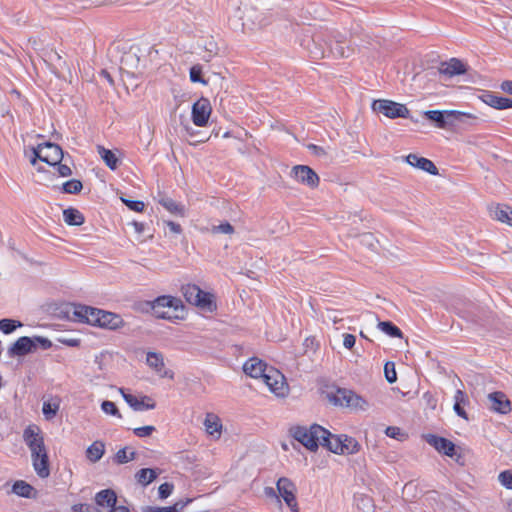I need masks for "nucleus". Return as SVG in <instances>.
Listing matches in <instances>:
<instances>
[{"label": "nucleus", "mask_w": 512, "mask_h": 512, "mask_svg": "<svg viewBox=\"0 0 512 512\" xmlns=\"http://www.w3.org/2000/svg\"><path fill=\"white\" fill-rule=\"evenodd\" d=\"M23 438L31 451L35 472L41 478L48 477L50 474L48 454L39 428L36 426H28L24 430Z\"/></svg>", "instance_id": "nucleus-1"}, {"label": "nucleus", "mask_w": 512, "mask_h": 512, "mask_svg": "<svg viewBox=\"0 0 512 512\" xmlns=\"http://www.w3.org/2000/svg\"><path fill=\"white\" fill-rule=\"evenodd\" d=\"M345 44V37L340 33L329 35L319 33L313 36L312 47L308 46V50L313 58H323L329 54L348 57L350 49Z\"/></svg>", "instance_id": "nucleus-2"}, {"label": "nucleus", "mask_w": 512, "mask_h": 512, "mask_svg": "<svg viewBox=\"0 0 512 512\" xmlns=\"http://www.w3.org/2000/svg\"><path fill=\"white\" fill-rule=\"evenodd\" d=\"M292 436L295 440L301 443L308 450L314 452L321 445L322 439H325L326 429L318 424H313L310 427L297 426L291 430Z\"/></svg>", "instance_id": "nucleus-3"}, {"label": "nucleus", "mask_w": 512, "mask_h": 512, "mask_svg": "<svg viewBox=\"0 0 512 512\" xmlns=\"http://www.w3.org/2000/svg\"><path fill=\"white\" fill-rule=\"evenodd\" d=\"M153 315L157 318L174 320L179 319V311H183V305L179 298L173 296H159L149 303Z\"/></svg>", "instance_id": "nucleus-4"}, {"label": "nucleus", "mask_w": 512, "mask_h": 512, "mask_svg": "<svg viewBox=\"0 0 512 512\" xmlns=\"http://www.w3.org/2000/svg\"><path fill=\"white\" fill-rule=\"evenodd\" d=\"M423 115L440 129H446L457 123H467L468 119H475L472 114L457 110H427Z\"/></svg>", "instance_id": "nucleus-5"}, {"label": "nucleus", "mask_w": 512, "mask_h": 512, "mask_svg": "<svg viewBox=\"0 0 512 512\" xmlns=\"http://www.w3.org/2000/svg\"><path fill=\"white\" fill-rule=\"evenodd\" d=\"M182 293L186 301L206 312H214L217 309L215 297L212 293L205 292L195 284H187L182 287Z\"/></svg>", "instance_id": "nucleus-6"}, {"label": "nucleus", "mask_w": 512, "mask_h": 512, "mask_svg": "<svg viewBox=\"0 0 512 512\" xmlns=\"http://www.w3.org/2000/svg\"><path fill=\"white\" fill-rule=\"evenodd\" d=\"M34 157L31 159L33 165L37 159L51 166H56L63 158L62 148L54 143L45 142L32 149Z\"/></svg>", "instance_id": "nucleus-7"}, {"label": "nucleus", "mask_w": 512, "mask_h": 512, "mask_svg": "<svg viewBox=\"0 0 512 512\" xmlns=\"http://www.w3.org/2000/svg\"><path fill=\"white\" fill-rule=\"evenodd\" d=\"M40 344L42 348L48 349L52 343L47 338L34 337L30 338L27 336L20 337L12 346L8 349V354L11 357L24 356L36 349L37 345Z\"/></svg>", "instance_id": "nucleus-8"}, {"label": "nucleus", "mask_w": 512, "mask_h": 512, "mask_svg": "<svg viewBox=\"0 0 512 512\" xmlns=\"http://www.w3.org/2000/svg\"><path fill=\"white\" fill-rule=\"evenodd\" d=\"M329 399L332 403L342 407H350L360 410H365L367 402L357 395L355 392L348 389H337L331 393Z\"/></svg>", "instance_id": "nucleus-9"}, {"label": "nucleus", "mask_w": 512, "mask_h": 512, "mask_svg": "<svg viewBox=\"0 0 512 512\" xmlns=\"http://www.w3.org/2000/svg\"><path fill=\"white\" fill-rule=\"evenodd\" d=\"M372 109L391 119L409 118L410 115L409 109L404 104L386 99L375 100Z\"/></svg>", "instance_id": "nucleus-10"}, {"label": "nucleus", "mask_w": 512, "mask_h": 512, "mask_svg": "<svg viewBox=\"0 0 512 512\" xmlns=\"http://www.w3.org/2000/svg\"><path fill=\"white\" fill-rule=\"evenodd\" d=\"M68 313H71V319L76 322L88 323L90 325H97L99 323V316L101 309L93 308L85 305H72Z\"/></svg>", "instance_id": "nucleus-11"}, {"label": "nucleus", "mask_w": 512, "mask_h": 512, "mask_svg": "<svg viewBox=\"0 0 512 512\" xmlns=\"http://www.w3.org/2000/svg\"><path fill=\"white\" fill-rule=\"evenodd\" d=\"M262 381L277 396H284L287 393V385L283 374L272 367L267 368Z\"/></svg>", "instance_id": "nucleus-12"}, {"label": "nucleus", "mask_w": 512, "mask_h": 512, "mask_svg": "<svg viewBox=\"0 0 512 512\" xmlns=\"http://www.w3.org/2000/svg\"><path fill=\"white\" fill-rule=\"evenodd\" d=\"M276 486L280 496L283 498L286 505L292 511L296 512L298 504L295 496V484L290 479L286 477H281L278 479Z\"/></svg>", "instance_id": "nucleus-13"}, {"label": "nucleus", "mask_w": 512, "mask_h": 512, "mask_svg": "<svg viewBox=\"0 0 512 512\" xmlns=\"http://www.w3.org/2000/svg\"><path fill=\"white\" fill-rule=\"evenodd\" d=\"M211 104L207 98H200L192 106V121L198 127H204L207 125L209 117L211 115Z\"/></svg>", "instance_id": "nucleus-14"}, {"label": "nucleus", "mask_w": 512, "mask_h": 512, "mask_svg": "<svg viewBox=\"0 0 512 512\" xmlns=\"http://www.w3.org/2000/svg\"><path fill=\"white\" fill-rule=\"evenodd\" d=\"M488 400L490 402V410L495 413L506 415L512 410L511 401L501 391L488 394Z\"/></svg>", "instance_id": "nucleus-15"}, {"label": "nucleus", "mask_w": 512, "mask_h": 512, "mask_svg": "<svg viewBox=\"0 0 512 512\" xmlns=\"http://www.w3.org/2000/svg\"><path fill=\"white\" fill-rule=\"evenodd\" d=\"M146 364L153 369L160 377L173 379L174 373L165 368L164 357L159 352H148Z\"/></svg>", "instance_id": "nucleus-16"}, {"label": "nucleus", "mask_w": 512, "mask_h": 512, "mask_svg": "<svg viewBox=\"0 0 512 512\" xmlns=\"http://www.w3.org/2000/svg\"><path fill=\"white\" fill-rule=\"evenodd\" d=\"M292 173L296 181L305 184L309 187L314 188L319 183L318 175L308 166H295L292 170Z\"/></svg>", "instance_id": "nucleus-17"}, {"label": "nucleus", "mask_w": 512, "mask_h": 512, "mask_svg": "<svg viewBox=\"0 0 512 512\" xmlns=\"http://www.w3.org/2000/svg\"><path fill=\"white\" fill-rule=\"evenodd\" d=\"M119 391L125 402L135 411L151 410L156 406L155 402L147 396L138 399L136 396L126 393L123 388H120Z\"/></svg>", "instance_id": "nucleus-18"}, {"label": "nucleus", "mask_w": 512, "mask_h": 512, "mask_svg": "<svg viewBox=\"0 0 512 512\" xmlns=\"http://www.w3.org/2000/svg\"><path fill=\"white\" fill-rule=\"evenodd\" d=\"M117 496L111 489H104L95 495V503L101 512L111 511L116 505Z\"/></svg>", "instance_id": "nucleus-19"}, {"label": "nucleus", "mask_w": 512, "mask_h": 512, "mask_svg": "<svg viewBox=\"0 0 512 512\" xmlns=\"http://www.w3.org/2000/svg\"><path fill=\"white\" fill-rule=\"evenodd\" d=\"M426 441L428 444L433 446L438 452L443 453L444 455L452 457L455 454V445L452 441L436 436L433 434H428L426 436Z\"/></svg>", "instance_id": "nucleus-20"}, {"label": "nucleus", "mask_w": 512, "mask_h": 512, "mask_svg": "<svg viewBox=\"0 0 512 512\" xmlns=\"http://www.w3.org/2000/svg\"><path fill=\"white\" fill-rule=\"evenodd\" d=\"M267 368L266 363L255 357L248 359L243 365L244 372L248 376L256 379H262Z\"/></svg>", "instance_id": "nucleus-21"}, {"label": "nucleus", "mask_w": 512, "mask_h": 512, "mask_svg": "<svg viewBox=\"0 0 512 512\" xmlns=\"http://www.w3.org/2000/svg\"><path fill=\"white\" fill-rule=\"evenodd\" d=\"M406 162L413 166V167H416L420 170H423L431 175H437L438 174V169L437 167L435 166V164L427 159V158H424V157H421V156H418L417 154H409L406 156Z\"/></svg>", "instance_id": "nucleus-22"}, {"label": "nucleus", "mask_w": 512, "mask_h": 512, "mask_svg": "<svg viewBox=\"0 0 512 512\" xmlns=\"http://www.w3.org/2000/svg\"><path fill=\"white\" fill-rule=\"evenodd\" d=\"M481 100L492 108L504 110L512 108V100L502 96H498L492 92L486 91L481 95Z\"/></svg>", "instance_id": "nucleus-23"}, {"label": "nucleus", "mask_w": 512, "mask_h": 512, "mask_svg": "<svg viewBox=\"0 0 512 512\" xmlns=\"http://www.w3.org/2000/svg\"><path fill=\"white\" fill-rule=\"evenodd\" d=\"M98 326L110 330H116L124 325L122 317L118 314L101 310Z\"/></svg>", "instance_id": "nucleus-24"}, {"label": "nucleus", "mask_w": 512, "mask_h": 512, "mask_svg": "<svg viewBox=\"0 0 512 512\" xmlns=\"http://www.w3.org/2000/svg\"><path fill=\"white\" fill-rule=\"evenodd\" d=\"M204 427L206 432L213 439H219L222 433L221 419L214 413H207L204 420Z\"/></svg>", "instance_id": "nucleus-25"}, {"label": "nucleus", "mask_w": 512, "mask_h": 512, "mask_svg": "<svg viewBox=\"0 0 512 512\" xmlns=\"http://www.w3.org/2000/svg\"><path fill=\"white\" fill-rule=\"evenodd\" d=\"M441 74L449 77L461 75L466 72L465 64L456 58H451L449 61L443 62L439 68Z\"/></svg>", "instance_id": "nucleus-26"}, {"label": "nucleus", "mask_w": 512, "mask_h": 512, "mask_svg": "<svg viewBox=\"0 0 512 512\" xmlns=\"http://www.w3.org/2000/svg\"><path fill=\"white\" fill-rule=\"evenodd\" d=\"M325 439H322L321 445L327 447L331 452L335 454H343V435H333L328 430L324 435Z\"/></svg>", "instance_id": "nucleus-27"}, {"label": "nucleus", "mask_w": 512, "mask_h": 512, "mask_svg": "<svg viewBox=\"0 0 512 512\" xmlns=\"http://www.w3.org/2000/svg\"><path fill=\"white\" fill-rule=\"evenodd\" d=\"M121 64L122 69L131 71L132 73H134V70H139L140 58L137 51L131 48L128 52L124 53L121 58Z\"/></svg>", "instance_id": "nucleus-28"}, {"label": "nucleus", "mask_w": 512, "mask_h": 512, "mask_svg": "<svg viewBox=\"0 0 512 512\" xmlns=\"http://www.w3.org/2000/svg\"><path fill=\"white\" fill-rule=\"evenodd\" d=\"M492 218L512 226V209L507 205H497L491 208Z\"/></svg>", "instance_id": "nucleus-29"}, {"label": "nucleus", "mask_w": 512, "mask_h": 512, "mask_svg": "<svg viewBox=\"0 0 512 512\" xmlns=\"http://www.w3.org/2000/svg\"><path fill=\"white\" fill-rule=\"evenodd\" d=\"M105 453V444L104 442L97 440L94 441L86 450L87 459L92 462H98Z\"/></svg>", "instance_id": "nucleus-30"}, {"label": "nucleus", "mask_w": 512, "mask_h": 512, "mask_svg": "<svg viewBox=\"0 0 512 512\" xmlns=\"http://www.w3.org/2000/svg\"><path fill=\"white\" fill-rule=\"evenodd\" d=\"M159 475L157 469L142 468L135 474L136 481L142 485L147 486L152 483Z\"/></svg>", "instance_id": "nucleus-31"}, {"label": "nucleus", "mask_w": 512, "mask_h": 512, "mask_svg": "<svg viewBox=\"0 0 512 512\" xmlns=\"http://www.w3.org/2000/svg\"><path fill=\"white\" fill-rule=\"evenodd\" d=\"M63 218L66 224L80 226L84 223L83 214L75 208H67L63 211Z\"/></svg>", "instance_id": "nucleus-32"}, {"label": "nucleus", "mask_w": 512, "mask_h": 512, "mask_svg": "<svg viewBox=\"0 0 512 512\" xmlns=\"http://www.w3.org/2000/svg\"><path fill=\"white\" fill-rule=\"evenodd\" d=\"M159 204L162 205L167 211L174 215H184V206L180 203H177L172 198L163 196L159 199Z\"/></svg>", "instance_id": "nucleus-33"}, {"label": "nucleus", "mask_w": 512, "mask_h": 512, "mask_svg": "<svg viewBox=\"0 0 512 512\" xmlns=\"http://www.w3.org/2000/svg\"><path fill=\"white\" fill-rule=\"evenodd\" d=\"M97 150L102 160L111 170L117 169L119 160L111 150L106 149L103 146H98Z\"/></svg>", "instance_id": "nucleus-34"}, {"label": "nucleus", "mask_w": 512, "mask_h": 512, "mask_svg": "<svg viewBox=\"0 0 512 512\" xmlns=\"http://www.w3.org/2000/svg\"><path fill=\"white\" fill-rule=\"evenodd\" d=\"M12 492L20 497L30 498L33 487L23 480H18L13 484Z\"/></svg>", "instance_id": "nucleus-35"}, {"label": "nucleus", "mask_w": 512, "mask_h": 512, "mask_svg": "<svg viewBox=\"0 0 512 512\" xmlns=\"http://www.w3.org/2000/svg\"><path fill=\"white\" fill-rule=\"evenodd\" d=\"M377 327L385 334L393 338H402V331L390 321L379 322Z\"/></svg>", "instance_id": "nucleus-36"}, {"label": "nucleus", "mask_w": 512, "mask_h": 512, "mask_svg": "<svg viewBox=\"0 0 512 512\" xmlns=\"http://www.w3.org/2000/svg\"><path fill=\"white\" fill-rule=\"evenodd\" d=\"M454 400H455V403H454L453 409H454L455 413L459 417L467 420L468 419L467 413L465 412L464 408L462 407V403L465 402L464 392L461 390H457L454 395Z\"/></svg>", "instance_id": "nucleus-37"}, {"label": "nucleus", "mask_w": 512, "mask_h": 512, "mask_svg": "<svg viewBox=\"0 0 512 512\" xmlns=\"http://www.w3.org/2000/svg\"><path fill=\"white\" fill-rule=\"evenodd\" d=\"M191 501L192 499H186L177 501L174 505L168 507H151L150 512H179Z\"/></svg>", "instance_id": "nucleus-38"}, {"label": "nucleus", "mask_w": 512, "mask_h": 512, "mask_svg": "<svg viewBox=\"0 0 512 512\" xmlns=\"http://www.w3.org/2000/svg\"><path fill=\"white\" fill-rule=\"evenodd\" d=\"M135 457H136V452L130 451L128 453V448L125 447V448H122L117 451V453L115 454V457H114V461L117 464H125V463H128V462L134 460Z\"/></svg>", "instance_id": "nucleus-39"}, {"label": "nucleus", "mask_w": 512, "mask_h": 512, "mask_svg": "<svg viewBox=\"0 0 512 512\" xmlns=\"http://www.w3.org/2000/svg\"><path fill=\"white\" fill-rule=\"evenodd\" d=\"M342 446L343 454H353L356 453L359 449L358 442L354 438L348 437L347 435H343Z\"/></svg>", "instance_id": "nucleus-40"}, {"label": "nucleus", "mask_w": 512, "mask_h": 512, "mask_svg": "<svg viewBox=\"0 0 512 512\" xmlns=\"http://www.w3.org/2000/svg\"><path fill=\"white\" fill-rule=\"evenodd\" d=\"M82 188L83 185L81 181L77 179H71L69 181H66L65 183H63L62 186L63 192L68 194H77L82 190Z\"/></svg>", "instance_id": "nucleus-41"}, {"label": "nucleus", "mask_w": 512, "mask_h": 512, "mask_svg": "<svg viewBox=\"0 0 512 512\" xmlns=\"http://www.w3.org/2000/svg\"><path fill=\"white\" fill-rule=\"evenodd\" d=\"M22 323L20 321L12 320V319H1L0 320V330L4 334L12 333L17 327H21Z\"/></svg>", "instance_id": "nucleus-42"}, {"label": "nucleus", "mask_w": 512, "mask_h": 512, "mask_svg": "<svg viewBox=\"0 0 512 512\" xmlns=\"http://www.w3.org/2000/svg\"><path fill=\"white\" fill-rule=\"evenodd\" d=\"M101 410L108 415H112L118 418H122L121 413L119 412L118 408L116 407L115 403L112 401L105 400L101 404Z\"/></svg>", "instance_id": "nucleus-43"}, {"label": "nucleus", "mask_w": 512, "mask_h": 512, "mask_svg": "<svg viewBox=\"0 0 512 512\" xmlns=\"http://www.w3.org/2000/svg\"><path fill=\"white\" fill-rule=\"evenodd\" d=\"M190 80L193 83L206 84L207 82L202 78V67L200 65H194L190 68Z\"/></svg>", "instance_id": "nucleus-44"}, {"label": "nucleus", "mask_w": 512, "mask_h": 512, "mask_svg": "<svg viewBox=\"0 0 512 512\" xmlns=\"http://www.w3.org/2000/svg\"><path fill=\"white\" fill-rule=\"evenodd\" d=\"M498 480L505 488L512 489V469L502 471L498 476Z\"/></svg>", "instance_id": "nucleus-45"}, {"label": "nucleus", "mask_w": 512, "mask_h": 512, "mask_svg": "<svg viewBox=\"0 0 512 512\" xmlns=\"http://www.w3.org/2000/svg\"><path fill=\"white\" fill-rule=\"evenodd\" d=\"M385 378L389 383H394L397 380L395 365L392 362H387L384 366Z\"/></svg>", "instance_id": "nucleus-46"}, {"label": "nucleus", "mask_w": 512, "mask_h": 512, "mask_svg": "<svg viewBox=\"0 0 512 512\" xmlns=\"http://www.w3.org/2000/svg\"><path fill=\"white\" fill-rule=\"evenodd\" d=\"M385 434L393 439H397L399 441H403L405 439V434L399 427L389 426L385 429Z\"/></svg>", "instance_id": "nucleus-47"}, {"label": "nucleus", "mask_w": 512, "mask_h": 512, "mask_svg": "<svg viewBox=\"0 0 512 512\" xmlns=\"http://www.w3.org/2000/svg\"><path fill=\"white\" fill-rule=\"evenodd\" d=\"M58 411V405L51 404L50 402H44L42 407V412L46 419H52Z\"/></svg>", "instance_id": "nucleus-48"}, {"label": "nucleus", "mask_w": 512, "mask_h": 512, "mask_svg": "<svg viewBox=\"0 0 512 512\" xmlns=\"http://www.w3.org/2000/svg\"><path fill=\"white\" fill-rule=\"evenodd\" d=\"M174 486L171 483L165 482L158 488V494L161 499H166L173 492Z\"/></svg>", "instance_id": "nucleus-49"}, {"label": "nucleus", "mask_w": 512, "mask_h": 512, "mask_svg": "<svg viewBox=\"0 0 512 512\" xmlns=\"http://www.w3.org/2000/svg\"><path fill=\"white\" fill-rule=\"evenodd\" d=\"M155 431V427L151 425L138 427L133 429V433L140 438L148 437Z\"/></svg>", "instance_id": "nucleus-50"}, {"label": "nucleus", "mask_w": 512, "mask_h": 512, "mask_svg": "<svg viewBox=\"0 0 512 512\" xmlns=\"http://www.w3.org/2000/svg\"><path fill=\"white\" fill-rule=\"evenodd\" d=\"M122 201H123V203H125V205L130 210H133L135 212L143 211L144 206H145L144 203L142 201H139V200H128V199L122 198Z\"/></svg>", "instance_id": "nucleus-51"}, {"label": "nucleus", "mask_w": 512, "mask_h": 512, "mask_svg": "<svg viewBox=\"0 0 512 512\" xmlns=\"http://www.w3.org/2000/svg\"><path fill=\"white\" fill-rule=\"evenodd\" d=\"M214 233L232 234L234 232L233 226L229 222L221 223L212 228Z\"/></svg>", "instance_id": "nucleus-52"}, {"label": "nucleus", "mask_w": 512, "mask_h": 512, "mask_svg": "<svg viewBox=\"0 0 512 512\" xmlns=\"http://www.w3.org/2000/svg\"><path fill=\"white\" fill-rule=\"evenodd\" d=\"M356 343V337L352 334H344L343 335V346L346 348V349H352L354 347Z\"/></svg>", "instance_id": "nucleus-53"}, {"label": "nucleus", "mask_w": 512, "mask_h": 512, "mask_svg": "<svg viewBox=\"0 0 512 512\" xmlns=\"http://www.w3.org/2000/svg\"><path fill=\"white\" fill-rule=\"evenodd\" d=\"M56 166L57 171L61 177H68L72 174V170L68 165L61 164V162H59L58 164H56Z\"/></svg>", "instance_id": "nucleus-54"}, {"label": "nucleus", "mask_w": 512, "mask_h": 512, "mask_svg": "<svg viewBox=\"0 0 512 512\" xmlns=\"http://www.w3.org/2000/svg\"><path fill=\"white\" fill-rule=\"evenodd\" d=\"M500 88L503 92L512 95V80L503 81Z\"/></svg>", "instance_id": "nucleus-55"}, {"label": "nucleus", "mask_w": 512, "mask_h": 512, "mask_svg": "<svg viewBox=\"0 0 512 512\" xmlns=\"http://www.w3.org/2000/svg\"><path fill=\"white\" fill-rule=\"evenodd\" d=\"M167 226L169 227L170 231L173 232V233H180L181 232V226L175 222H168L167 223Z\"/></svg>", "instance_id": "nucleus-56"}, {"label": "nucleus", "mask_w": 512, "mask_h": 512, "mask_svg": "<svg viewBox=\"0 0 512 512\" xmlns=\"http://www.w3.org/2000/svg\"><path fill=\"white\" fill-rule=\"evenodd\" d=\"M108 512H130L129 509L127 507H124V506H119V507H115L111 509V511H108Z\"/></svg>", "instance_id": "nucleus-57"}, {"label": "nucleus", "mask_w": 512, "mask_h": 512, "mask_svg": "<svg viewBox=\"0 0 512 512\" xmlns=\"http://www.w3.org/2000/svg\"><path fill=\"white\" fill-rule=\"evenodd\" d=\"M328 319L332 320L334 323H337L340 319L338 318V316L336 315L335 312H329L328 315H327Z\"/></svg>", "instance_id": "nucleus-58"}, {"label": "nucleus", "mask_w": 512, "mask_h": 512, "mask_svg": "<svg viewBox=\"0 0 512 512\" xmlns=\"http://www.w3.org/2000/svg\"><path fill=\"white\" fill-rule=\"evenodd\" d=\"M265 494L269 497H276L275 490L272 487H266Z\"/></svg>", "instance_id": "nucleus-59"}, {"label": "nucleus", "mask_w": 512, "mask_h": 512, "mask_svg": "<svg viewBox=\"0 0 512 512\" xmlns=\"http://www.w3.org/2000/svg\"><path fill=\"white\" fill-rule=\"evenodd\" d=\"M361 239H363L366 242H369L370 240L374 239V237L370 233H365V234L361 235Z\"/></svg>", "instance_id": "nucleus-60"}, {"label": "nucleus", "mask_w": 512, "mask_h": 512, "mask_svg": "<svg viewBox=\"0 0 512 512\" xmlns=\"http://www.w3.org/2000/svg\"><path fill=\"white\" fill-rule=\"evenodd\" d=\"M310 149L314 150L317 154H319L320 152H323V149L316 145H310Z\"/></svg>", "instance_id": "nucleus-61"}, {"label": "nucleus", "mask_w": 512, "mask_h": 512, "mask_svg": "<svg viewBox=\"0 0 512 512\" xmlns=\"http://www.w3.org/2000/svg\"><path fill=\"white\" fill-rule=\"evenodd\" d=\"M102 74L106 77V79L112 84L113 83V80L111 78V76L106 72V71H102Z\"/></svg>", "instance_id": "nucleus-62"}, {"label": "nucleus", "mask_w": 512, "mask_h": 512, "mask_svg": "<svg viewBox=\"0 0 512 512\" xmlns=\"http://www.w3.org/2000/svg\"><path fill=\"white\" fill-rule=\"evenodd\" d=\"M134 225H135V228H136V230L138 232L142 231V229H143V225L142 224L135 222Z\"/></svg>", "instance_id": "nucleus-63"}, {"label": "nucleus", "mask_w": 512, "mask_h": 512, "mask_svg": "<svg viewBox=\"0 0 512 512\" xmlns=\"http://www.w3.org/2000/svg\"><path fill=\"white\" fill-rule=\"evenodd\" d=\"M69 344H70V345H72V346H74V345H76V344H77V340H71V341L69 342Z\"/></svg>", "instance_id": "nucleus-64"}]
</instances>
